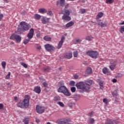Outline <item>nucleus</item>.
I'll return each instance as SVG.
<instances>
[{
  "instance_id": "nucleus-16",
  "label": "nucleus",
  "mask_w": 124,
  "mask_h": 124,
  "mask_svg": "<svg viewBox=\"0 0 124 124\" xmlns=\"http://www.w3.org/2000/svg\"><path fill=\"white\" fill-rule=\"evenodd\" d=\"M95 25H97V26H99L101 28H104L105 27H107V24L106 23H103L102 22H97L95 23Z\"/></svg>"
},
{
  "instance_id": "nucleus-10",
  "label": "nucleus",
  "mask_w": 124,
  "mask_h": 124,
  "mask_svg": "<svg viewBox=\"0 0 124 124\" xmlns=\"http://www.w3.org/2000/svg\"><path fill=\"white\" fill-rule=\"evenodd\" d=\"M58 7H64L65 6V0H58L56 2Z\"/></svg>"
},
{
  "instance_id": "nucleus-52",
  "label": "nucleus",
  "mask_w": 124,
  "mask_h": 124,
  "mask_svg": "<svg viewBox=\"0 0 124 124\" xmlns=\"http://www.w3.org/2000/svg\"><path fill=\"white\" fill-rule=\"evenodd\" d=\"M117 77H118V78H122V77H123V74H117Z\"/></svg>"
},
{
  "instance_id": "nucleus-23",
  "label": "nucleus",
  "mask_w": 124,
  "mask_h": 124,
  "mask_svg": "<svg viewBox=\"0 0 124 124\" xmlns=\"http://www.w3.org/2000/svg\"><path fill=\"white\" fill-rule=\"evenodd\" d=\"M74 25V21H70L67 23L65 25L66 28H70V27H72Z\"/></svg>"
},
{
  "instance_id": "nucleus-15",
  "label": "nucleus",
  "mask_w": 124,
  "mask_h": 124,
  "mask_svg": "<svg viewBox=\"0 0 124 124\" xmlns=\"http://www.w3.org/2000/svg\"><path fill=\"white\" fill-rule=\"evenodd\" d=\"M64 58L67 59L68 60H70L72 58V53L69 52L67 53L64 55Z\"/></svg>"
},
{
  "instance_id": "nucleus-46",
  "label": "nucleus",
  "mask_w": 124,
  "mask_h": 124,
  "mask_svg": "<svg viewBox=\"0 0 124 124\" xmlns=\"http://www.w3.org/2000/svg\"><path fill=\"white\" fill-rule=\"evenodd\" d=\"M11 73H10V72H9L8 73V75L5 77L6 79H10V75H11Z\"/></svg>"
},
{
  "instance_id": "nucleus-11",
  "label": "nucleus",
  "mask_w": 124,
  "mask_h": 124,
  "mask_svg": "<svg viewBox=\"0 0 124 124\" xmlns=\"http://www.w3.org/2000/svg\"><path fill=\"white\" fill-rule=\"evenodd\" d=\"M45 48L47 52H52V51H54L55 47L53 46L50 44H46L45 45Z\"/></svg>"
},
{
  "instance_id": "nucleus-57",
  "label": "nucleus",
  "mask_w": 124,
  "mask_h": 124,
  "mask_svg": "<svg viewBox=\"0 0 124 124\" xmlns=\"http://www.w3.org/2000/svg\"><path fill=\"white\" fill-rule=\"evenodd\" d=\"M64 39H65V37H64V36H62L60 41L63 43Z\"/></svg>"
},
{
  "instance_id": "nucleus-56",
  "label": "nucleus",
  "mask_w": 124,
  "mask_h": 124,
  "mask_svg": "<svg viewBox=\"0 0 124 124\" xmlns=\"http://www.w3.org/2000/svg\"><path fill=\"white\" fill-rule=\"evenodd\" d=\"M114 102L115 103H117L119 102V99L118 98V97H115Z\"/></svg>"
},
{
  "instance_id": "nucleus-5",
  "label": "nucleus",
  "mask_w": 124,
  "mask_h": 124,
  "mask_svg": "<svg viewBox=\"0 0 124 124\" xmlns=\"http://www.w3.org/2000/svg\"><path fill=\"white\" fill-rule=\"evenodd\" d=\"M86 54L91 57L92 59H97V57H98V52L96 51L88 50L86 52Z\"/></svg>"
},
{
  "instance_id": "nucleus-47",
  "label": "nucleus",
  "mask_w": 124,
  "mask_h": 124,
  "mask_svg": "<svg viewBox=\"0 0 124 124\" xmlns=\"http://www.w3.org/2000/svg\"><path fill=\"white\" fill-rule=\"evenodd\" d=\"M47 14L49 15V16H53V13H52L51 11H48Z\"/></svg>"
},
{
  "instance_id": "nucleus-59",
  "label": "nucleus",
  "mask_w": 124,
  "mask_h": 124,
  "mask_svg": "<svg viewBox=\"0 0 124 124\" xmlns=\"http://www.w3.org/2000/svg\"><path fill=\"white\" fill-rule=\"evenodd\" d=\"M3 109V104H0V109Z\"/></svg>"
},
{
  "instance_id": "nucleus-44",
  "label": "nucleus",
  "mask_w": 124,
  "mask_h": 124,
  "mask_svg": "<svg viewBox=\"0 0 124 124\" xmlns=\"http://www.w3.org/2000/svg\"><path fill=\"white\" fill-rule=\"evenodd\" d=\"M103 101L104 103H105L106 104H108V103L109 102V101L108 100V99H107L106 98L103 99Z\"/></svg>"
},
{
  "instance_id": "nucleus-22",
  "label": "nucleus",
  "mask_w": 124,
  "mask_h": 124,
  "mask_svg": "<svg viewBox=\"0 0 124 124\" xmlns=\"http://www.w3.org/2000/svg\"><path fill=\"white\" fill-rule=\"evenodd\" d=\"M25 124H28L30 123V117L29 116H26L24 118L23 121Z\"/></svg>"
},
{
  "instance_id": "nucleus-4",
  "label": "nucleus",
  "mask_w": 124,
  "mask_h": 124,
  "mask_svg": "<svg viewBox=\"0 0 124 124\" xmlns=\"http://www.w3.org/2000/svg\"><path fill=\"white\" fill-rule=\"evenodd\" d=\"M20 26H21L22 31H29L31 28V26L25 21L21 22L20 23Z\"/></svg>"
},
{
  "instance_id": "nucleus-39",
  "label": "nucleus",
  "mask_w": 124,
  "mask_h": 124,
  "mask_svg": "<svg viewBox=\"0 0 124 124\" xmlns=\"http://www.w3.org/2000/svg\"><path fill=\"white\" fill-rule=\"evenodd\" d=\"M90 124H93L94 123V119L93 118H90L89 120Z\"/></svg>"
},
{
  "instance_id": "nucleus-21",
  "label": "nucleus",
  "mask_w": 124,
  "mask_h": 124,
  "mask_svg": "<svg viewBox=\"0 0 124 124\" xmlns=\"http://www.w3.org/2000/svg\"><path fill=\"white\" fill-rule=\"evenodd\" d=\"M92 72H93V70L92 69V68H88L86 69L85 76H88V75H89V74H92Z\"/></svg>"
},
{
  "instance_id": "nucleus-35",
  "label": "nucleus",
  "mask_w": 124,
  "mask_h": 124,
  "mask_svg": "<svg viewBox=\"0 0 124 124\" xmlns=\"http://www.w3.org/2000/svg\"><path fill=\"white\" fill-rule=\"evenodd\" d=\"M43 70L45 71V72H48V71L50 70V68L48 67H45L43 68Z\"/></svg>"
},
{
  "instance_id": "nucleus-14",
  "label": "nucleus",
  "mask_w": 124,
  "mask_h": 124,
  "mask_svg": "<svg viewBox=\"0 0 124 124\" xmlns=\"http://www.w3.org/2000/svg\"><path fill=\"white\" fill-rule=\"evenodd\" d=\"M49 20V18L43 16L41 19L42 23L43 25H46V24H48L50 22Z\"/></svg>"
},
{
  "instance_id": "nucleus-55",
  "label": "nucleus",
  "mask_w": 124,
  "mask_h": 124,
  "mask_svg": "<svg viewBox=\"0 0 124 124\" xmlns=\"http://www.w3.org/2000/svg\"><path fill=\"white\" fill-rule=\"evenodd\" d=\"M22 65H23V66H24V67H25V68H27V67H28V65H27V64L25 63H22Z\"/></svg>"
},
{
  "instance_id": "nucleus-1",
  "label": "nucleus",
  "mask_w": 124,
  "mask_h": 124,
  "mask_svg": "<svg viewBox=\"0 0 124 124\" xmlns=\"http://www.w3.org/2000/svg\"><path fill=\"white\" fill-rule=\"evenodd\" d=\"M69 6V4H67L64 7L63 10L62 11V14H63L62 16V20H64V21H67L68 22L71 20V17L69 16L70 15V11L68 10H66L67 7Z\"/></svg>"
},
{
  "instance_id": "nucleus-9",
  "label": "nucleus",
  "mask_w": 124,
  "mask_h": 124,
  "mask_svg": "<svg viewBox=\"0 0 124 124\" xmlns=\"http://www.w3.org/2000/svg\"><path fill=\"white\" fill-rule=\"evenodd\" d=\"M117 65V60H111L110 62V65L109 66L111 70H114L116 68Z\"/></svg>"
},
{
  "instance_id": "nucleus-34",
  "label": "nucleus",
  "mask_w": 124,
  "mask_h": 124,
  "mask_svg": "<svg viewBox=\"0 0 124 124\" xmlns=\"http://www.w3.org/2000/svg\"><path fill=\"white\" fill-rule=\"evenodd\" d=\"M73 56L74 58H77L78 57V51H74Z\"/></svg>"
},
{
  "instance_id": "nucleus-8",
  "label": "nucleus",
  "mask_w": 124,
  "mask_h": 124,
  "mask_svg": "<svg viewBox=\"0 0 124 124\" xmlns=\"http://www.w3.org/2000/svg\"><path fill=\"white\" fill-rule=\"evenodd\" d=\"M84 85L85 86V88H86L87 93H89L90 92V89H91V86L93 85V80L87 79L84 82Z\"/></svg>"
},
{
  "instance_id": "nucleus-26",
  "label": "nucleus",
  "mask_w": 124,
  "mask_h": 124,
  "mask_svg": "<svg viewBox=\"0 0 124 124\" xmlns=\"http://www.w3.org/2000/svg\"><path fill=\"white\" fill-rule=\"evenodd\" d=\"M44 39L46 41H51V40H52V38L50 36H45L44 37Z\"/></svg>"
},
{
  "instance_id": "nucleus-41",
  "label": "nucleus",
  "mask_w": 124,
  "mask_h": 124,
  "mask_svg": "<svg viewBox=\"0 0 124 124\" xmlns=\"http://www.w3.org/2000/svg\"><path fill=\"white\" fill-rule=\"evenodd\" d=\"M106 2L109 4H112L114 2V0H107Z\"/></svg>"
},
{
  "instance_id": "nucleus-7",
  "label": "nucleus",
  "mask_w": 124,
  "mask_h": 124,
  "mask_svg": "<svg viewBox=\"0 0 124 124\" xmlns=\"http://www.w3.org/2000/svg\"><path fill=\"white\" fill-rule=\"evenodd\" d=\"M10 39H11L12 40H16L17 43H20L21 40H22V38L19 35L13 34L10 37Z\"/></svg>"
},
{
  "instance_id": "nucleus-27",
  "label": "nucleus",
  "mask_w": 124,
  "mask_h": 124,
  "mask_svg": "<svg viewBox=\"0 0 124 124\" xmlns=\"http://www.w3.org/2000/svg\"><path fill=\"white\" fill-rule=\"evenodd\" d=\"M81 41H82V40L80 39L77 38V39H75V40L74 41V43L75 44H79V43H80V42H81Z\"/></svg>"
},
{
  "instance_id": "nucleus-24",
  "label": "nucleus",
  "mask_w": 124,
  "mask_h": 124,
  "mask_svg": "<svg viewBox=\"0 0 124 124\" xmlns=\"http://www.w3.org/2000/svg\"><path fill=\"white\" fill-rule=\"evenodd\" d=\"M34 18L35 20H40L41 16L39 14H36L34 15Z\"/></svg>"
},
{
  "instance_id": "nucleus-17",
  "label": "nucleus",
  "mask_w": 124,
  "mask_h": 124,
  "mask_svg": "<svg viewBox=\"0 0 124 124\" xmlns=\"http://www.w3.org/2000/svg\"><path fill=\"white\" fill-rule=\"evenodd\" d=\"M34 92L36 93H41V89H40V87L36 86L34 89Z\"/></svg>"
},
{
  "instance_id": "nucleus-54",
  "label": "nucleus",
  "mask_w": 124,
  "mask_h": 124,
  "mask_svg": "<svg viewBox=\"0 0 124 124\" xmlns=\"http://www.w3.org/2000/svg\"><path fill=\"white\" fill-rule=\"evenodd\" d=\"M93 115V111H91L89 113L88 116H89V117H92Z\"/></svg>"
},
{
  "instance_id": "nucleus-30",
  "label": "nucleus",
  "mask_w": 124,
  "mask_h": 124,
  "mask_svg": "<svg viewBox=\"0 0 124 124\" xmlns=\"http://www.w3.org/2000/svg\"><path fill=\"white\" fill-rule=\"evenodd\" d=\"M1 64L2 66V68H3V69H5V66H6V62H5V61H3L1 62Z\"/></svg>"
},
{
  "instance_id": "nucleus-51",
  "label": "nucleus",
  "mask_w": 124,
  "mask_h": 124,
  "mask_svg": "<svg viewBox=\"0 0 124 124\" xmlns=\"http://www.w3.org/2000/svg\"><path fill=\"white\" fill-rule=\"evenodd\" d=\"M81 14H84V13H86V9H82L81 10Z\"/></svg>"
},
{
  "instance_id": "nucleus-49",
  "label": "nucleus",
  "mask_w": 124,
  "mask_h": 124,
  "mask_svg": "<svg viewBox=\"0 0 124 124\" xmlns=\"http://www.w3.org/2000/svg\"><path fill=\"white\" fill-rule=\"evenodd\" d=\"M73 105H74V104L72 103H69L68 104V106H69L70 108H72V107H73Z\"/></svg>"
},
{
  "instance_id": "nucleus-25",
  "label": "nucleus",
  "mask_w": 124,
  "mask_h": 124,
  "mask_svg": "<svg viewBox=\"0 0 124 124\" xmlns=\"http://www.w3.org/2000/svg\"><path fill=\"white\" fill-rule=\"evenodd\" d=\"M39 12H40V13H42V14H44V13H46V12H47V10L46 9L41 8L39 9Z\"/></svg>"
},
{
  "instance_id": "nucleus-60",
  "label": "nucleus",
  "mask_w": 124,
  "mask_h": 124,
  "mask_svg": "<svg viewBox=\"0 0 124 124\" xmlns=\"http://www.w3.org/2000/svg\"><path fill=\"white\" fill-rule=\"evenodd\" d=\"M74 79H78L79 78V76L76 75L74 76Z\"/></svg>"
},
{
  "instance_id": "nucleus-12",
  "label": "nucleus",
  "mask_w": 124,
  "mask_h": 124,
  "mask_svg": "<svg viewBox=\"0 0 124 124\" xmlns=\"http://www.w3.org/2000/svg\"><path fill=\"white\" fill-rule=\"evenodd\" d=\"M36 111L38 114H42V113H44L45 108H44V107H43L36 106Z\"/></svg>"
},
{
  "instance_id": "nucleus-13",
  "label": "nucleus",
  "mask_w": 124,
  "mask_h": 124,
  "mask_svg": "<svg viewBox=\"0 0 124 124\" xmlns=\"http://www.w3.org/2000/svg\"><path fill=\"white\" fill-rule=\"evenodd\" d=\"M33 34H34V30L31 28L30 29L29 32L27 34V37L30 40L33 37Z\"/></svg>"
},
{
  "instance_id": "nucleus-45",
  "label": "nucleus",
  "mask_w": 124,
  "mask_h": 124,
  "mask_svg": "<svg viewBox=\"0 0 124 124\" xmlns=\"http://www.w3.org/2000/svg\"><path fill=\"white\" fill-rule=\"evenodd\" d=\"M71 91L72 93H75L76 92V88L73 87L71 88Z\"/></svg>"
},
{
  "instance_id": "nucleus-18",
  "label": "nucleus",
  "mask_w": 124,
  "mask_h": 124,
  "mask_svg": "<svg viewBox=\"0 0 124 124\" xmlns=\"http://www.w3.org/2000/svg\"><path fill=\"white\" fill-rule=\"evenodd\" d=\"M103 16V13L100 12L99 13L96 17V20L97 22H99V19Z\"/></svg>"
},
{
  "instance_id": "nucleus-38",
  "label": "nucleus",
  "mask_w": 124,
  "mask_h": 124,
  "mask_svg": "<svg viewBox=\"0 0 124 124\" xmlns=\"http://www.w3.org/2000/svg\"><path fill=\"white\" fill-rule=\"evenodd\" d=\"M57 123L58 124H64L63 122V120L62 119H61L60 120H58L57 121Z\"/></svg>"
},
{
  "instance_id": "nucleus-62",
  "label": "nucleus",
  "mask_w": 124,
  "mask_h": 124,
  "mask_svg": "<svg viewBox=\"0 0 124 124\" xmlns=\"http://www.w3.org/2000/svg\"><path fill=\"white\" fill-rule=\"evenodd\" d=\"M2 18H3V15L1 14H0V21L1 20V19H2Z\"/></svg>"
},
{
  "instance_id": "nucleus-31",
  "label": "nucleus",
  "mask_w": 124,
  "mask_h": 124,
  "mask_svg": "<svg viewBox=\"0 0 124 124\" xmlns=\"http://www.w3.org/2000/svg\"><path fill=\"white\" fill-rule=\"evenodd\" d=\"M53 100H54V101H60V100H61V97L59 96H55L54 97Z\"/></svg>"
},
{
  "instance_id": "nucleus-19",
  "label": "nucleus",
  "mask_w": 124,
  "mask_h": 124,
  "mask_svg": "<svg viewBox=\"0 0 124 124\" xmlns=\"http://www.w3.org/2000/svg\"><path fill=\"white\" fill-rule=\"evenodd\" d=\"M117 123L118 122L116 120H109L107 121L105 124H117Z\"/></svg>"
},
{
  "instance_id": "nucleus-53",
  "label": "nucleus",
  "mask_w": 124,
  "mask_h": 124,
  "mask_svg": "<svg viewBox=\"0 0 124 124\" xmlns=\"http://www.w3.org/2000/svg\"><path fill=\"white\" fill-rule=\"evenodd\" d=\"M43 86L44 87H48V83H46V82H44L43 83Z\"/></svg>"
},
{
  "instance_id": "nucleus-29",
  "label": "nucleus",
  "mask_w": 124,
  "mask_h": 124,
  "mask_svg": "<svg viewBox=\"0 0 124 124\" xmlns=\"http://www.w3.org/2000/svg\"><path fill=\"white\" fill-rule=\"evenodd\" d=\"M58 86L59 88H61V87H64V83H63V81H60L58 83Z\"/></svg>"
},
{
  "instance_id": "nucleus-33",
  "label": "nucleus",
  "mask_w": 124,
  "mask_h": 124,
  "mask_svg": "<svg viewBox=\"0 0 124 124\" xmlns=\"http://www.w3.org/2000/svg\"><path fill=\"white\" fill-rule=\"evenodd\" d=\"M57 104L59 105V106H61V107H64V104L62 102H57Z\"/></svg>"
},
{
  "instance_id": "nucleus-28",
  "label": "nucleus",
  "mask_w": 124,
  "mask_h": 124,
  "mask_svg": "<svg viewBox=\"0 0 124 124\" xmlns=\"http://www.w3.org/2000/svg\"><path fill=\"white\" fill-rule=\"evenodd\" d=\"M63 44V42L60 41L58 45V49H61V48H62V46Z\"/></svg>"
},
{
  "instance_id": "nucleus-61",
  "label": "nucleus",
  "mask_w": 124,
  "mask_h": 124,
  "mask_svg": "<svg viewBox=\"0 0 124 124\" xmlns=\"http://www.w3.org/2000/svg\"><path fill=\"white\" fill-rule=\"evenodd\" d=\"M35 121L37 124H39V123H40V120H39V119L37 118H35Z\"/></svg>"
},
{
  "instance_id": "nucleus-50",
  "label": "nucleus",
  "mask_w": 124,
  "mask_h": 124,
  "mask_svg": "<svg viewBox=\"0 0 124 124\" xmlns=\"http://www.w3.org/2000/svg\"><path fill=\"white\" fill-rule=\"evenodd\" d=\"M62 120H63L64 124H66V123H68V122H69V120L66 119L65 118H64V119H62Z\"/></svg>"
},
{
  "instance_id": "nucleus-42",
  "label": "nucleus",
  "mask_w": 124,
  "mask_h": 124,
  "mask_svg": "<svg viewBox=\"0 0 124 124\" xmlns=\"http://www.w3.org/2000/svg\"><path fill=\"white\" fill-rule=\"evenodd\" d=\"M75 100H79L80 99V95H76L74 96Z\"/></svg>"
},
{
  "instance_id": "nucleus-32",
  "label": "nucleus",
  "mask_w": 124,
  "mask_h": 124,
  "mask_svg": "<svg viewBox=\"0 0 124 124\" xmlns=\"http://www.w3.org/2000/svg\"><path fill=\"white\" fill-rule=\"evenodd\" d=\"M99 85L100 87V89H101V90H102V89L103 88V82H102V81L99 80Z\"/></svg>"
},
{
  "instance_id": "nucleus-64",
  "label": "nucleus",
  "mask_w": 124,
  "mask_h": 124,
  "mask_svg": "<svg viewBox=\"0 0 124 124\" xmlns=\"http://www.w3.org/2000/svg\"><path fill=\"white\" fill-rule=\"evenodd\" d=\"M37 48L39 50H40L41 49V46H38V47H37Z\"/></svg>"
},
{
  "instance_id": "nucleus-48",
  "label": "nucleus",
  "mask_w": 124,
  "mask_h": 124,
  "mask_svg": "<svg viewBox=\"0 0 124 124\" xmlns=\"http://www.w3.org/2000/svg\"><path fill=\"white\" fill-rule=\"evenodd\" d=\"M92 39H93V37L92 36H87L86 37V40H88V41H91V40H92Z\"/></svg>"
},
{
  "instance_id": "nucleus-36",
  "label": "nucleus",
  "mask_w": 124,
  "mask_h": 124,
  "mask_svg": "<svg viewBox=\"0 0 124 124\" xmlns=\"http://www.w3.org/2000/svg\"><path fill=\"white\" fill-rule=\"evenodd\" d=\"M112 95H113L114 97H115V96H119V93H118V92H112Z\"/></svg>"
},
{
  "instance_id": "nucleus-58",
  "label": "nucleus",
  "mask_w": 124,
  "mask_h": 124,
  "mask_svg": "<svg viewBox=\"0 0 124 124\" xmlns=\"http://www.w3.org/2000/svg\"><path fill=\"white\" fill-rule=\"evenodd\" d=\"M117 80L116 78H113L112 80V83H117Z\"/></svg>"
},
{
  "instance_id": "nucleus-20",
  "label": "nucleus",
  "mask_w": 124,
  "mask_h": 124,
  "mask_svg": "<svg viewBox=\"0 0 124 124\" xmlns=\"http://www.w3.org/2000/svg\"><path fill=\"white\" fill-rule=\"evenodd\" d=\"M102 72L104 74H107V75H110V71L107 68H104L102 70Z\"/></svg>"
},
{
  "instance_id": "nucleus-63",
  "label": "nucleus",
  "mask_w": 124,
  "mask_h": 124,
  "mask_svg": "<svg viewBox=\"0 0 124 124\" xmlns=\"http://www.w3.org/2000/svg\"><path fill=\"white\" fill-rule=\"evenodd\" d=\"M7 86L9 89L11 88V84H10V83H8Z\"/></svg>"
},
{
  "instance_id": "nucleus-2",
  "label": "nucleus",
  "mask_w": 124,
  "mask_h": 124,
  "mask_svg": "<svg viewBox=\"0 0 124 124\" xmlns=\"http://www.w3.org/2000/svg\"><path fill=\"white\" fill-rule=\"evenodd\" d=\"M17 106L20 108H29V106H30V95H26L24 99L21 103L17 104Z\"/></svg>"
},
{
  "instance_id": "nucleus-3",
  "label": "nucleus",
  "mask_w": 124,
  "mask_h": 124,
  "mask_svg": "<svg viewBox=\"0 0 124 124\" xmlns=\"http://www.w3.org/2000/svg\"><path fill=\"white\" fill-rule=\"evenodd\" d=\"M58 93H62L66 95V96H70V93L68 91V89L65 86H62L58 88Z\"/></svg>"
},
{
  "instance_id": "nucleus-40",
  "label": "nucleus",
  "mask_w": 124,
  "mask_h": 124,
  "mask_svg": "<svg viewBox=\"0 0 124 124\" xmlns=\"http://www.w3.org/2000/svg\"><path fill=\"white\" fill-rule=\"evenodd\" d=\"M30 41H31V40L30 39H26L24 41V44H25V45H26V44H28V43H29V42H30Z\"/></svg>"
},
{
  "instance_id": "nucleus-6",
  "label": "nucleus",
  "mask_w": 124,
  "mask_h": 124,
  "mask_svg": "<svg viewBox=\"0 0 124 124\" xmlns=\"http://www.w3.org/2000/svg\"><path fill=\"white\" fill-rule=\"evenodd\" d=\"M76 87L78 90H82V91H83V92H86V93L87 91H88V89H87L85 85L84 82H79L77 83V84H76Z\"/></svg>"
},
{
  "instance_id": "nucleus-37",
  "label": "nucleus",
  "mask_w": 124,
  "mask_h": 124,
  "mask_svg": "<svg viewBox=\"0 0 124 124\" xmlns=\"http://www.w3.org/2000/svg\"><path fill=\"white\" fill-rule=\"evenodd\" d=\"M69 85L71 86V87L75 86V81H71L69 83Z\"/></svg>"
},
{
  "instance_id": "nucleus-43",
  "label": "nucleus",
  "mask_w": 124,
  "mask_h": 124,
  "mask_svg": "<svg viewBox=\"0 0 124 124\" xmlns=\"http://www.w3.org/2000/svg\"><path fill=\"white\" fill-rule=\"evenodd\" d=\"M120 31L121 33H123L124 31V26L121 27Z\"/></svg>"
}]
</instances>
